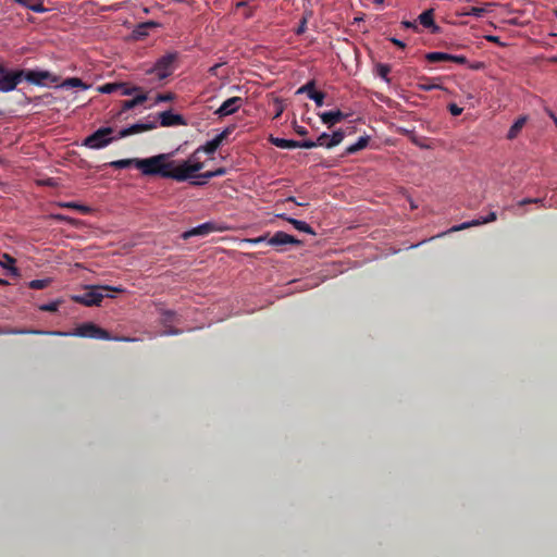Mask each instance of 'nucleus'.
<instances>
[{
  "instance_id": "1",
  "label": "nucleus",
  "mask_w": 557,
  "mask_h": 557,
  "mask_svg": "<svg viewBox=\"0 0 557 557\" xmlns=\"http://www.w3.org/2000/svg\"><path fill=\"white\" fill-rule=\"evenodd\" d=\"M175 152L160 153L150 158L140 159L137 169L145 176H160L172 178L177 182L186 181V175L176 171V161L173 160Z\"/></svg>"
},
{
  "instance_id": "2",
  "label": "nucleus",
  "mask_w": 557,
  "mask_h": 557,
  "mask_svg": "<svg viewBox=\"0 0 557 557\" xmlns=\"http://www.w3.org/2000/svg\"><path fill=\"white\" fill-rule=\"evenodd\" d=\"M123 292L121 287H111V286H88L83 294L74 295L72 299L77 302L88 307L99 306L102 301L104 294L103 292Z\"/></svg>"
},
{
  "instance_id": "3",
  "label": "nucleus",
  "mask_w": 557,
  "mask_h": 557,
  "mask_svg": "<svg viewBox=\"0 0 557 557\" xmlns=\"http://www.w3.org/2000/svg\"><path fill=\"white\" fill-rule=\"evenodd\" d=\"M49 335L112 339V337L106 330L90 322L77 326L73 332L52 331L49 332Z\"/></svg>"
},
{
  "instance_id": "4",
  "label": "nucleus",
  "mask_w": 557,
  "mask_h": 557,
  "mask_svg": "<svg viewBox=\"0 0 557 557\" xmlns=\"http://www.w3.org/2000/svg\"><path fill=\"white\" fill-rule=\"evenodd\" d=\"M112 127H101L84 139L83 145L91 149H101L116 140V136H112Z\"/></svg>"
},
{
  "instance_id": "5",
  "label": "nucleus",
  "mask_w": 557,
  "mask_h": 557,
  "mask_svg": "<svg viewBox=\"0 0 557 557\" xmlns=\"http://www.w3.org/2000/svg\"><path fill=\"white\" fill-rule=\"evenodd\" d=\"M22 74L20 70H11L0 63V91L9 92L14 90L22 82Z\"/></svg>"
},
{
  "instance_id": "6",
  "label": "nucleus",
  "mask_w": 557,
  "mask_h": 557,
  "mask_svg": "<svg viewBox=\"0 0 557 557\" xmlns=\"http://www.w3.org/2000/svg\"><path fill=\"white\" fill-rule=\"evenodd\" d=\"M199 153L197 150L187 159L181 163H176V171L186 175V181L195 178V173L203 169V162L200 161Z\"/></svg>"
},
{
  "instance_id": "7",
  "label": "nucleus",
  "mask_w": 557,
  "mask_h": 557,
  "mask_svg": "<svg viewBox=\"0 0 557 557\" xmlns=\"http://www.w3.org/2000/svg\"><path fill=\"white\" fill-rule=\"evenodd\" d=\"M177 59L176 52H170L158 59L156 62L152 72L160 78H166L170 76L174 70V62Z\"/></svg>"
},
{
  "instance_id": "8",
  "label": "nucleus",
  "mask_w": 557,
  "mask_h": 557,
  "mask_svg": "<svg viewBox=\"0 0 557 557\" xmlns=\"http://www.w3.org/2000/svg\"><path fill=\"white\" fill-rule=\"evenodd\" d=\"M20 72L23 73L22 81L25 79L30 84L42 85L46 79H50L52 83L58 82V77L48 71L20 70Z\"/></svg>"
},
{
  "instance_id": "9",
  "label": "nucleus",
  "mask_w": 557,
  "mask_h": 557,
  "mask_svg": "<svg viewBox=\"0 0 557 557\" xmlns=\"http://www.w3.org/2000/svg\"><path fill=\"white\" fill-rule=\"evenodd\" d=\"M244 103L240 97H231L225 100L214 112L219 117L227 116L235 113Z\"/></svg>"
},
{
  "instance_id": "10",
  "label": "nucleus",
  "mask_w": 557,
  "mask_h": 557,
  "mask_svg": "<svg viewBox=\"0 0 557 557\" xmlns=\"http://www.w3.org/2000/svg\"><path fill=\"white\" fill-rule=\"evenodd\" d=\"M314 86H315V83L314 81H310L308 82L307 84H305L304 86H301L300 88H298V90L296 91V94H307L308 97L314 101V103L318 106V107H322L323 106V101H324V98H325V95L322 92V91H317L314 89Z\"/></svg>"
},
{
  "instance_id": "11",
  "label": "nucleus",
  "mask_w": 557,
  "mask_h": 557,
  "mask_svg": "<svg viewBox=\"0 0 557 557\" xmlns=\"http://www.w3.org/2000/svg\"><path fill=\"white\" fill-rule=\"evenodd\" d=\"M156 126H157L156 122L136 123V124L131 125L129 127L121 129L119 132V134L116 135V138L121 139V138H125V137L134 135V134L150 131V129H153Z\"/></svg>"
},
{
  "instance_id": "12",
  "label": "nucleus",
  "mask_w": 557,
  "mask_h": 557,
  "mask_svg": "<svg viewBox=\"0 0 557 557\" xmlns=\"http://www.w3.org/2000/svg\"><path fill=\"white\" fill-rule=\"evenodd\" d=\"M268 244L271 246L300 245L301 242L285 232H276L268 239Z\"/></svg>"
},
{
  "instance_id": "13",
  "label": "nucleus",
  "mask_w": 557,
  "mask_h": 557,
  "mask_svg": "<svg viewBox=\"0 0 557 557\" xmlns=\"http://www.w3.org/2000/svg\"><path fill=\"white\" fill-rule=\"evenodd\" d=\"M160 123L162 126H174V125H185V120L182 115L175 114L172 111L161 112Z\"/></svg>"
},
{
  "instance_id": "14",
  "label": "nucleus",
  "mask_w": 557,
  "mask_h": 557,
  "mask_svg": "<svg viewBox=\"0 0 557 557\" xmlns=\"http://www.w3.org/2000/svg\"><path fill=\"white\" fill-rule=\"evenodd\" d=\"M214 223L212 222H206L203 224H200L183 234L184 238H189L191 236H205L208 235L211 232L216 231Z\"/></svg>"
},
{
  "instance_id": "15",
  "label": "nucleus",
  "mask_w": 557,
  "mask_h": 557,
  "mask_svg": "<svg viewBox=\"0 0 557 557\" xmlns=\"http://www.w3.org/2000/svg\"><path fill=\"white\" fill-rule=\"evenodd\" d=\"M319 116L324 124L333 126L336 123L343 121L347 115L339 110H335L320 113Z\"/></svg>"
},
{
  "instance_id": "16",
  "label": "nucleus",
  "mask_w": 557,
  "mask_h": 557,
  "mask_svg": "<svg viewBox=\"0 0 557 557\" xmlns=\"http://www.w3.org/2000/svg\"><path fill=\"white\" fill-rule=\"evenodd\" d=\"M420 24H422L426 28H431V32L433 34H436L440 32V27L434 23L433 20V10H426L422 12L418 17Z\"/></svg>"
},
{
  "instance_id": "17",
  "label": "nucleus",
  "mask_w": 557,
  "mask_h": 557,
  "mask_svg": "<svg viewBox=\"0 0 557 557\" xmlns=\"http://www.w3.org/2000/svg\"><path fill=\"white\" fill-rule=\"evenodd\" d=\"M277 218L284 219L287 222H289L296 230L307 233V234H314L313 228L307 224L304 221L296 220L294 218L286 216L285 214H277Z\"/></svg>"
},
{
  "instance_id": "18",
  "label": "nucleus",
  "mask_w": 557,
  "mask_h": 557,
  "mask_svg": "<svg viewBox=\"0 0 557 557\" xmlns=\"http://www.w3.org/2000/svg\"><path fill=\"white\" fill-rule=\"evenodd\" d=\"M139 161H140V159H138V158L121 159V160L111 161V162L104 164V166H111L114 169H127V168L134 166L137 169V162H139Z\"/></svg>"
},
{
  "instance_id": "19",
  "label": "nucleus",
  "mask_w": 557,
  "mask_h": 557,
  "mask_svg": "<svg viewBox=\"0 0 557 557\" xmlns=\"http://www.w3.org/2000/svg\"><path fill=\"white\" fill-rule=\"evenodd\" d=\"M146 100H147V95L146 94H139L135 98H133L131 100L124 101L123 104H122V110H121V112L119 114L121 115L123 112H125L127 110H131V109L135 108L138 104L144 103Z\"/></svg>"
},
{
  "instance_id": "20",
  "label": "nucleus",
  "mask_w": 557,
  "mask_h": 557,
  "mask_svg": "<svg viewBox=\"0 0 557 557\" xmlns=\"http://www.w3.org/2000/svg\"><path fill=\"white\" fill-rule=\"evenodd\" d=\"M369 136H361L356 144L350 145L346 148V154H354L362 149H364L369 144Z\"/></svg>"
},
{
  "instance_id": "21",
  "label": "nucleus",
  "mask_w": 557,
  "mask_h": 557,
  "mask_svg": "<svg viewBox=\"0 0 557 557\" xmlns=\"http://www.w3.org/2000/svg\"><path fill=\"white\" fill-rule=\"evenodd\" d=\"M270 143L274 145L275 147L282 148V149H294L296 148V140L293 139H285L280 137H270Z\"/></svg>"
},
{
  "instance_id": "22",
  "label": "nucleus",
  "mask_w": 557,
  "mask_h": 557,
  "mask_svg": "<svg viewBox=\"0 0 557 557\" xmlns=\"http://www.w3.org/2000/svg\"><path fill=\"white\" fill-rule=\"evenodd\" d=\"M50 331L33 330V329H7L1 330L0 334H45L49 335Z\"/></svg>"
},
{
  "instance_id": "23",
  "label": "nucleus",
  "mask_w": 557,
  "mask_h": 557,
  "mask_svg": "<svg viewBox=\"0 0 557 557\" xmlns=\"http://www.w3.org/2000/svg\"><path fill=\"white\" fill-rule=\"evenodd\" d=\"M525 121L527 119L524 116L522 117H519L512 125L511 127L509 128L508 131V134H507V138L508 139H513L518 136V134L520 133V131L522 129V127L524 126L525 124Z\"/></svg>"
},
{
  "instance_id": "24",
  "label": "nucleus",
  "mask_w": 557,
  "mask_h": 557,
  "mask_svg": "<svg viewBox=\"0 0 557 557\" xmlns=\"http://www.w3.org/2000/svg\"><path fill=\"white\" fill-rule=\"evenodd\" d=\"M60 87L62 88H74V87H81L83 89H87L89 86L85 84L81 78L78 77H72L65 79Z\"/></svg>"
},
{
  "instance_id": "25",
  "label": "nucleus",
  "mask_w": 557,
  "mask_h": 557,
  "mask_svg": "<svg viewBox=\"0 0 557 557\" xmlns=\"http://www.w3.org/2000/svg\"><path fill=\"white\" fill-rule=\"evenodd\" d=\"M425 59L432 63L446 62L451 59V54L445 52H430L425 55Z\"/></svg>"
},
{
  "instance_id": "26",
  "label": "nucleus",
  "mask_w": 557,
  "mask_h": 557,
  "mask_svg": "<svg viewBox=\"0 0 557 557\" xmlns=\"http://www.w3.org/2000/svg\"><path fill=\"white\" fill-rule=\"evenodd\" d=\"M213 177H214L213 171H208V172L200 173V174L196 175L195 178H199V180L191 181L190 184L194 186H202V185L207 184L210 178H213Z\"/></svg>"
},
{
  "instance_id": "27",
  "label": "nucleus",
  "mask_w": 557,
  "mask_h": 557,
  "mask_svg": "<svg viewBox=\"0 0 557 557\" xmlns=\"http://www.w3.org/2000/svg\"><path fill=\"white\" fill-rule=\"evenodd\" d=\"M345 137V133L342 129L335 131L332 136H330V140L327 144V148H333L341 144Z\"/></svg>"
},
{
  "instance_id": "28",
  "label": "nucleus",
  "mask_w": 557,
  "mask_h": 557,
  "mask_svg": "<svg viewBox=\"0 0 557 557\" xmlns=\"http://www.w3.org/2000/svg\"><path fill=\"white\" fill-rule=\"evenodd\" d=\"M120 87H123L122 83H109L99 87V91L102 94H112L117 91Z\"/></svg>"
},
{
  "instance_id": "29",
  "label": "nucleus",
  "mask_w": 557,
  "mask_h": 557,
  "mask_svg": "<svg viewBox=\"0 0 557 557\" xmlns=\"http://www.w3.org/2000/svg\"><path fill=\"white\" fill-rule=\"evenodd\" d=\"M234 129V126H228L224 131H222L220 134H218L212 141L216 143V146L220 147L224 139L227 138L230 134H232Z\"/></svg>"
},
{
  "instance_id": "30",
  "label": "nucleus",
  "mask_w": 557,
  "mask_h": 557,
  "mask_svg": "<svg viewBox=\"0 0 557 557\" xmlns=\"http://www.w3.org/2000/svg\"><path fill=\"white\" fill-rule=\"evenodd\" d=\"M234 129V126H228L224 131H222L220 134H218L212 141L216 143V146L220 147L224 139L227 138L230 134H232Z\"/></svg>"
},
{
  "instance_id": "31",
  "label": "nucleus",
  "mask_w": 557,
  "mask_h": 557,
  "mask_svg": "<svg viewBox=\"0 0 557 557\" xmlns=\"http://www.w3.org/2000/svg\"><path fill=\"white\" fill-rule=\"evenodd\" d=\"M148 28L145 27L144 23L138 24L133 30V37L135 39H143L148 36Z\"/></svg>"
},
{
  "instance_id": "32",
  "label": "nucleus",
  "mask_w": 557,
  "mask_h": 557,
  "mask_svg": "<svg viewBox=\"0 0 557 557\" xmlns=\"http://www.w3.org/2000/svg\"><path fill=\"white\" fill-rule=\"evenodd\" d=\"M50 278L33 280L29 282L28 286L33 289H42L46 288L50 284Z\"/></svg>"
},
{
  "instance_id": "33",
  "label": "nucleus",
  "mask_w": 557,
  "mask_h": 557,
  "mask_svg": "<svg viewBox=\"0 0 557 557\" xmlns=\"http://www.w3.org/2000/svg\"><path fill=\"white\" fill-rule=\"evenodd\" d=\"M476 225H480V220L475 219V220H472V221H469V222H463L459 225H455L453 226L449 232H458V231H461V230H466L470 226H476Z\"/></svg>"
},
{
  "instance_id": "34",
  "label": "nucleus",
  "mask_w": 557,
  "mask_h": 557,
  "mask_svg": "<svg viewBox=\"0 0 557 557\" xmlns=\"http://www.w3.org/2000/svg\"><path fill=\"white\" fill-rule=\"evenodd\" d=\"M218 148L219 147L216 146V143H213L212 140H209L206 145L198 147L196 150L198 152L203 151L206 153L211 154V153H214Z\"/></svg>"
},
{
  "instance_id": "35",
  "label": "nucleus",
  "mask_w": 557,
  "mask_h": 557,
  "mask_svg": "<svg viewBox=\"0 0 557 557\" xmlns=\"http://www.w3.org/2000/svg\"><path fill=\"white\" fill-rule=\"evenodd\" d=\"M60 304H61L60 300L51 301L49 304L41 305L39 307V309L41 311L55 312L58 310Z\"/></svg>"
},
{
  "instance_id": "36",
  "label": "nucleus",
  "mask_w": 557,
  "mask_h": 557,
  "mask_svg": "<svg viewBox=\"0 0 557 557\" xmlns=\"http://www.w3.org/2000/svg\"><path fill=\"white\" fill-rule=\"evenodd\" d=\"M484 13H485V9L484 8L472 7L469 11H466V12H463L461 14L462 15H472V16L481 17V16H483Z\"/></svg>"
},
{
  "instance_id": "37",
  "label": "nucleus",
  "mask_w": 557,
  "mask_h": 557,
  "mask_svg": "<svg viewBox=\"0 0 557 557\" xmlns=\"http://www.w3.org/2000/svg\"><path fill=\"white\" fill-rule=\"evenodd\" d=\"M175 312L171 310H165L161 314V322L166 326L168 323L174 321Z\"/></svg>"
},
{
  "instance_id": "38",
  "label": "nucleus",
  "mask_w": 557,
  "mask_h": 557,
  "mask_svg": "<svg viewBox=\"0 0 557 557\" xmlns=\"http://www.w3.org/2000/svg\"><path fill=\"white\" fill-rule=\"evenodd\" d=\"M376 71H377V75L382 78H384L385 81H388L387 78V75L391 71L389 66L386 65V64H379L376 66Z\"/></svg>"
},
{
  "instance_id": "39",
  "label": "nucleus",
  "mask_w": 557,
  "mask_h": 557,
  "mask_svg": "<svg viewBox=\"0 0 557 557\" xmlns=\"http://www.w3.org/2000/svg\"><path fill=\"white\" fill-rule=\"evenodd\" d=\"M317 147L315 141L307 139V140H296V148H305V149H311Z\"/></svg>"
},
{
  "instance_id": "40",
  "label": "nucleus",
  "mask_w": 557,
  "mask_h": 557,
  "mask_svg": "<svg viewBox=\"0 0 557 557\" xmlns=\"http://www.w3.org/2000/svg\"><path fill=\"white\" fill-rule=\"evenodd\" d=\"M329 140H330V135L326 134V133H322L315 140V144H317V147L318 146H321V147H326L327 148V144H329Z\"/></svg>"
},
{
  "instance_id": "41",
  "label": "nucleus",
  "mask_w": 557,
  "mask_h": 557,
  "mask_svg": "<svg viewBox=\"0 0 557 557\" xmlns=\"http://www.w3.org/2000/svg\"><path fill=\"white\" fill-rule=\"evenodd\" d=\"M121 91V95L123 96H129L139 90L138 87H128L125 84H123V87H120L119 89Z\"/></svg>"
},
{
  "instance_id": "42",
  "label": "nucleus",
  "mask_w": 557,
  "mask_h": 557,
  "mask_svg": "<svg viewBox=\"0 0 557 557\" xmlns=\"http://www.w3.org/2000/svg\"><path fill=\"white\" fill-rule=\"evenodd\" d=\"M62 206L65 207V208L77 209V210L83 211V212H87L88 211L87 207L82 206V205H77L75 202H67V203H64Z\"/></svg>"
},
{
  "instance_id": "43",
  "label": "nucleus",
  "mask_w": 557,
  "mask_h": 557,
  "mask_svg": "<svg viewBox=\"0 0 557 557\" xmlns=\"http://www.w3.org/2000/svg\"><path fill=\"white\" fill-rule=\"evenodd\" d=\"M29 10L36 12V13H42L46 12L47 9L42 5V3H36V4H28L27 7Z\"/></svg>"
},
{
  "instance_id": "44",
  "label": "nucleus",
  "mask_w": 557,
  "mask_h": 557,
  "mask_svg": "<svg viewBox=\"0 0 557 557\" xmlns=\"http://www.w3.org/2000/svg\"><path fill=\"white\" fill-rule=\"evenodd\" d=\"M496 219H497L496 212H491L487 216L479 219L480 220V225L493 222Z\"/></svg>"
},
{
  "instance_id": "45",
  "label": "nucleus",
  "mask_w": 557,
  "mask_h": 557,
  "mask_svg": "<svg viewBox=\"0 0 557 557\" xmlns=\"http://www.w3.org/2000/svg\"><path fill=\"white\" fill-rule=\"evenodd\" d=\"M173 99V95L172 94H160L158 95L157 99H156V102H165V101H171Z\"/></svg>"
},
{
  "instance_id": "46",
  "label": "nucleus",
  "mask_w": 557,
  "mask_h": 557,
  "mask_svg": "<svg viewBox=\"0 0 557 557\" xmlns=\"http://www.w3.org/2000/svg\"><path fill=\"white\" fill-rule=\"evenodd\" d=\"M180 333V330L174 329L172 326H168L164 331L161 332V335H177Z\"/></svg>"
},
{
  "instance_id": "47",
  "label": "nucleus",
  "mask_w": 557,
  "mask_h": 557,
  "mask_svg": "<svg viewBox=\"0 0 557 557\" xmlns=\"http://www.w3.org/2000/svg\"><path fill=\"white\" fill-rule=\"evenodd\" d=\"M449 112H450L453 115L457 116V115H460V114H461L462 109H461V108H459L457 104L451 103V104H449Z\"/></svg>"
},
{
  "instance_id": "48",
  "label": "nucleus",
  "mask_w": 557,
  "mask_h": 557,
  "mask_svg": "<svg viewBox=\"0 0 557 557\" xmlns=\"http://www.w3.org/2000/svg\"><path fill=\"white\" fill-rule=\"evenodd\" d=\"M448 61H453V62H456L459 64H465V63H467V58L463 55H453L451 54V59H449Z\"/></svg>"
},
{
  "instance_id": "49",
  "label": "nucleus",
  "mask_w": 557,
  "mask_h": 557,
  "mask_svg": "<svg viewBox=\"0 0 557 557\" xmlns=\"http://www.w3.org/2000/svg\"><path fill=\"white\" fill-rule=\"evenodd\" d=\"M294 128H295V132H296L298 135H300V136H305V135H307V134H308L307 128H306V127H304V126H299V125L295 124V127H294Z\"/></svg>"
},
{
  "instance_id": "50",
  "label": "nucleus",
  "mask_w": 557,
  "mask_h": 557,
  "mask_svg": "<svg viewBox=\"0 0 557 557\" xmlns=\"http://www.w3.org/2000/svg\"><path fill=\"white\" fill-rule=\"evenodd\" d=\"M306 23H307L306 18H302L301 22H300V25L296 29V34L297 35H301V34L305 33V30H306Z\"/></svg>"
},
{
  "instance_id": "51",
  "label": "nucleus",
  "mask_w": 557,
  "mask_h": 557,
  "mask_svg": "<svg viewBox=\"0 0 557 557\" xmlns=\"http://www.w3.org/2000/svg\"><path fill=\"white\" fill-rule=\"evenodd\" d=\"M144 25H145V27H146V28H148V30H149L150 28H156V27H159V26H160V24H159V23H157V22H154V21L144 22Z\"/></svg>"
},
{
  "instance_id": "52",
  "label": "nucleus",
  "mask_w": 557,
  "mask_h": 557,
  "mask_svg": "<svg viewBox=\"0 0 557 557\" xmlns=\"http://www.w3.org/2000/svg\"><path fill=\"white\" fill-rule=\"evenodd\" d=\"M539 201H541V199H539V198H534V199H532V198H527V199L521 200V201L519 202V205H520V206H524V205H527V203H535V202H539Z\"/></svg>"
},
{
  "instance_id": "53",
  "label": "nucleus",
  "mask_w": 557,
  "mask_h": 557,
  "mask_svg": "<svg viewBox=\"0 0 557 557\" xmlns=\"http://www.w3.org/2000/svg\"><path fill=\"white\" fill-rule=\"evenodd\" d=\"M226 173V170L224 168H219L213 171L214 177L222 176Z\"/></svg>"
},
{
  "instance_id": "54",
  "label": "nucleus",
  "mask_w": 557,
  "mask_h": 557,
  "mask_svg": "<svg viewBox=\"0 0 557 557\" xmlns=\"http://www.w3.org/2000/svg\"><path fill=\"white\" fill-rule=\"evenodd\" d=\"M391 41H392L395 46H397V47H399V48H405V44H404L401 40L397 39V38H391Z\"/></svg>"
},
{
  "instance_id": "55",
  "label": "nucleus",
  "mask_w": 557,
  "mask_h": 557,
  "mask_svg": "<svg viewBox=\"0 0 557 557\" xmlns=\"http://www.w3.org/2000/svg\"><path fill=\"white\" fill-rule=\"evenodd\" d=\"M268 240L265 236H259L257 238L249 239L250 243L258 244L261 242Z\"/></svg>"
},
{
  "instance_id": "56",
  "label": "nucleus",
  "mask_w": 557,
  "mask_h": 557,
  "mask_svg": "<svg viewBox=\"0 0 557 557\" xmlns=\"http://www.w3.org/2000/svg\"><path fill=\"white\" fill-rule=\"evenodd\" d=\"M436 87H437L436 85H428V84L420 85V88L423 89V90H432V89H434Z\"/></svg>"
},
{
  "instance_id": "57",
  "label": "nucleus",
  "mask_w": 557,
  "mask_h": 557,
  "mask_svg": "<svg viewBox=\"0 0 557 557\" xmlns=\"http://www.w3.org/2000/svg\"><path fill=\"white\" fill-rule=\"evenodd\" d=\"M486 40H487V41H491V42L499 44V38H498V37H496V36H493V35H488V36H486Z\"/></svg>"
},
{
  "instance_id": "58",
  "label": "nucleus",
  "mask_w": 557,
  "mask_h": 557,
  "mask_svg": "<svg viewBox=\"0 0 557 557\" xmlns=\"http://www.w3.org/2000/svg\"><path fill=\"white\" fill-rule=\"evenodd\" d=\"M403 25L406 27V28H416V23L414 22H409V21H404L403 22Z\"/></svg>"
},
{
  "instance_id": "59",
  "label": "nucleus",
  "mask_w": 557,
  "mask_h": 557,
  "mask_svg": "<svg viewBox=\"0 0 557 557\" xmlns=\"http://www.w3.org/2000/svg\"><path fill=\"white\" fill-rule=\"evenodd\" d=\"M286 201H293L295 202L297 206H307L308 203L307 202H297L296 199L294 197H288L286 198Z\"/></svg>"
},
{
  "instance_id": "60",
  "label": "nucleus",
  "mask_w": 557,
  "mask_h": 557,
  "mask_svg": "<svg viewBox=\"0 0 557 557\" xmlns=\"http://www.w3.org/2000/svg\"><path fill=\"white\" fill-rule=\"evenodd\" d=\"M243 15H244V17H245V18H249V17H251V15H252V10H251V9H247V10L245 9V11H244Z\"/></svg>"
},
{
  "instance_id": "61",
  "label": "nucleus",
  "mask_w": 557,
  "mask_h": 557,
  "mask_svg": "<svg viewBox=\"0 0 557 557\" xmlns=\"http://www.w3.org/2000/svg\"><path fill=\"white\" fill-rule=\"evenodd\" d=\"M548 115L554 121L555 125L557 126V116L552 111H548Z\"/></svg>"
},
{
  "instance_id": "62",
  "label": "nucleus",
  "mask_w": 557,
  "mask_h": 557,
  "mask_svg": "<svg viewBox=\"0 0 557 557\" xmlns=\"http://www.w3.org/2000/svg\"><path fill=\"white\" fill-rule=\"evenodd\" d=\"M247 7V2L246 1H240L236 4V9H240V8H246Z\"/></svg>"
},
{
  "instance_id": "63",
  "label": "nucleus",
  "mask_w": 557,
  "mask_h": 557,
  "mask_svg": "<svg viewBox=\"0 0 557 557\" xmlns=\"http://www.w3.org/2000/svg\"><path fill=\"white\" fill-rule=\"evenodd\" d=\"M15 1H16L17 3H20V4L24 5V7H26V8H27V7H28V4H29V3H28V0H15Z\"/></svg>"
},
{
  "instance_id": "64",
  "label": "nucleus",
  "mask_w": 557,
  "mask_h": 557,
  "mask_svg": "<svg viewBox=\"0 0 557 557\" xmlns=\"http://www.w3.org/2000/svg\"><path fill=\"white\" fill-rule=\"evenodd\" d=\"M282 112H283V108L282 107L277 108L274 119H277L282 114Z\"/></svg>"
}]
</instances>
